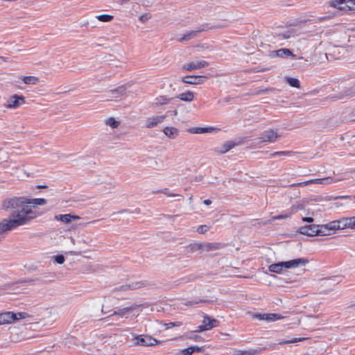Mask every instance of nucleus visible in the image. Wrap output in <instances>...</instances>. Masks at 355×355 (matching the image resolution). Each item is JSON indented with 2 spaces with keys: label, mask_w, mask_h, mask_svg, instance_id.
Wrapping results in <instances>:
<instances>
[{
  "label": "nucleus",
  "mask_w": 355,
  "mask_h": 355,
  "mask_svg": "<svg viewBox=\"0 0 355 355\" xmlns=\"http://www.w3.org/2000/svg\"><path fill=\"white\" fill-rule=\"evenodd\" d=\"M25 204L24 198L16 197L5 200L3 202L2 207L5 210H16L10 214L9 219H3L0 221V234L24 225L38 216L31 207Z\"/></svg>",
  "instance_id": "nucleus-1"
},
{
  "label": "nucleus",
  "mask_w": 355,
  "mask_h": 355,
  "mask_svg": "<svg viewBox=\"0 0 355 355\" xmlns=\"http://www.w3.org/2000/svg\"><path fill=\"white\" fill-rule=\"evenodd\" d=\"M309 260L304 258H298L288 261H282L269 266L268 270L271 272L280 273L283 268H295L300 266H305Z\"/></svg>",
  "instance_id": "nucleus-2"
},
{
  "label": "nucleus",
  "mask_w": 355,
  "mask_h": 355,
  "mask_svg": "<svg viewBox=\"0 0 355 355\" xmlns=\"http://www.w3.org/2000/svg\"><path fill=\"white\" fill-rule=\"evenodd\" d=\"M297 232L308 236H329L326 224L321 225H307L301 227Z\"/></svg>",
  "instance_id": "nucleus-3"
},
{
  "label": "nucleus",
  "mask_w": 355,
  "mask_h": 355,
  "mask_svg": "<svg viewBox=\"0 0 355 355\" xmlns=\"http://www.w3.org/2000/svg\"><path fill=\"white\" fill-rule=\"evenodd\" d=\"M280 137L281 135L278 133L277 130H275L273 129H268L263 131L261 134V135L257 138V143L259 144L275 143L277 141V139Z\"/></svg>",
  "instance_id": "nucleus-4"
},
{
  "label": "nucleus",
  "mask_w": 355,
  "mask_h": 355,
  "mask_svg": "<svg viewBox=\"0 0 355 355\" xmlns=\"http://www.w3.org/2000/svg\"><path fill=\"white\" fill-rule=\"evenodd\" d=\"M329 5L341 10H355V0H331Z\"/></svg>",
  "instance_id": "nucleus-5"
},
{
  "label": "nucleus",
  "mask_w": 355,
  "mask_h": 355,
  "mask_svg": "<svg viewBox=\"0 0 355 355\" xmlns=\"http://www.w3.org/2000/svg\"><path fill=\"white\" fill-rule=\"evenodd\" d=\"M329 235L333 234L337 230L348 228L347 218H343L338 220L331 221L326 224Z\"/></svg>",
  "instance_id": "nucleus-6"
},
{
  "label": "nucleus",
  "mask_w": 355,
  "mask_h": 355,
  "mask_svg": "<svg viewBox=\"0 0 355 355\" xmlns=\"http://www.w3.org/2000/svg\"><path fill=\"white\" fill-rule=\"evenodd\" d=\"M134 343L140 346H154L157 345V340L150 336L139 335L135 337Z\"/></svg>",
  "instance_id": "nucleus-7"
},
{
  "label": "nucleus",
  "mask_w": 355,
  "mask_h": 355,
  "mask_svg": "<svg viewBox=\"0 0 355 355\" xmlns=\"http://www.w3.org/2000/svg\"><path fill=\"white\" fill-rule=\"evenodd\" d=\"M338 180H334L331 177H327L324 178H315L311 179L308 181L302 182L299 183L300 186H306L310 184H330L334 182H337Z\"/></svg>",
  "instance_id": "nucleus-8"
},
{
  "label": "nucleus",
  "mask_w": 355,
  "mask_h": 355,
  "mask_svg": "<svg viewBox=\"0 0 355 355\" xmlns=\"http://www.w3.org/2000/svg\"><path fill=\"white\" fill-rule=\"evenodd\" d=\"M25 103L23 96L17 94L12 96L7 101L6 107L8 108H16Z\"/></svg>",
  "instance_id": "nucleus-9"
},
{
  "label": "nucleus",
  "mask_w": 355,
  "mask_h": 355,
  "mask_svg": "<svg viewBox=\"0 0 355 355\" xmlns=\"http://www.w3.org/2000/svg\"><path fill=\"white\" fill-rule=\"evenodd\" d=\"M207 79L203 76H187L182 78L183 83L190 85H199L204 83Z\"/></svg>",
  "instance_id": "nucleus-10"
},
{
  "label": "nucleus",
  "mask_w": 355,
  "mask_h": 355,
  "mask_svg": "<svg viewBox=\"0 0 355 355\" xmlns=\"http://www.w3.org/2000/svg\"><path fill=\"white\" fill-rule=\"evenodd\" d=\"M166 118V115L153 116L146 120V127L147 128H153L158 124L162 123Z\"/></svg>",
  "instance_id": "nucleus-11"
},
{
  "label": "nucleus",
  "mask_w": 355,
  "mask_h": 355,
  "mask_svg": "<svg viewBox=\"0 0 355 355\" xmlns=\"http://www.w3.org/2000/svg\"><path fill=\"white\" fill-rule=\"evenodd\" d=\"M208 62L205 60H197L190 63L185 64L184 69L188 71H191L194 69H198L208 66Z\"/></svg>",
  "instance_id": "nucleus-12"
},
{
  "label": "nucleus",
  "mask_w": 355,
  "mask_h": 355,
  "mask_svg": "<svg viewBox=\"0 0 355 355\" xmlns=\"http://www.w3.org/2000/svg\"><path fill=\"white\" fill-rule=\"evenodd\" d=\"M272 58H286V57H295V55L288 49H280L276 51H272L270 53Z\"/></svg>",
  "instance_id": "nucleus-13"
},
{
  "label": "nucleus",
  "mask_w": 355,
  "mask_h": 355,
  "mask_svg": "<svg viewBox=\"0 0 355 355\" xmlns=\"http://www.w3.org/2000/svg\"><path fill=\"white\" fill-rule=\"evenodd\" d=\"M300 206H292L289 210L285 211L281 214L275 216L272 218V220L286 219L291 217L297 210L300 209Z\"/></svg>",
  "instance_id": "nucleus-14"
},
{
  "label": "nucleus",
  "mask_w": 355,
  "mask_h": 355,
  "mask_svg": "<svg viewBox=\"0 0 355 355\" xmlns=\"http://www.w3.org/2000/svg\"><path fill=\"white\" fill-rule=\"evenodd\" d=\"M80 218V216L77 215H73L71 214H59L55 216V219L58 221H61L64 223H69L73 220H79Z\"/></svg>",
  "instance_id": "nucleus-15"
},
{
  "label": "nucleus",
  "mask_w": 355,
  "mask_h": 355,
  "mask_svg": "<svg viewBox=\"0 0 355 355\" xmlns=\"http://www.w3.org/2000/svg\"><path fill=\"white\" fill-rule=\"evenodd\" d=\"M135 306H129L123 309H118L117 311H114L112 315L108 316L107 318H110L114 315H119L121 318H127L128 315L135 309Z\"/></svg>",
  "instance_id": "nucleus-16"
},
{
  "label": "nucleus",
  "mask_w": 355,
  "mask_h": 355,
  "mask_svg": "<svg viewBox=\"0 0 355 355\" xmlns=\"http://www.w3.org/2000/svg\"><path fill=\"white\" fill-rule=\"evenodd\" d=\"M218 324V321L216 319H212L208 315H205L202 320V324L207 327V330H210L212 328L216 327Z\"/></svg>",
  "instance_id": "nucleus-17"
},
{
  "label": "nucleus",
  "mask_w": 355,
  "mask_h": 355,
  "mask_svg": "<svg viewBox=\"0 0 355 355\" xmlns=\"http://www.w3.org/2000/svg\"><path fill=\"white\" fill-rule=\"evenodd\" d=\"M13 312L7 311L0 313V319L3 324L13 323Z\"/></svg>",
  "instance_id": "nucleus-18"
},
{
  "label": "nucleus",
  "mask_w": 355,
  "mask_h": 355,
  "mask_svg": "<svg viewBox=\"0 0 355 355\" xmlns=\"http://www.w3.org/2000/svg\"><path fill=\"white\" fill-rule=\"evenodd\" d=\"M224 247V245L220 243H203V251L209 252L221 249Z\"/></svg>",
  "instance_id": "nucleus-19"
},
{
  "label": "nucleus",
  "mask_w": 355,
  "mask_h": 355,
  "mask_svg": "<svg viewBox=\"0 0 355 355\" xmlns=\"http://www.w3.org/2000/svg\"><path fill=\"white\" fill-rule=\"evenodd\" d=\"M216 128L213 127H195L190 129V132L193 134H203L207 132H211Z\"/></svg>",
  "instance_id": "nucleus-20"
},
{
  "label": "nucleus",
  "mask_w": 355,
  "mask_h": 355,
  "mask_svg": "<svg viewBox=\"0 0 355 355\" xmlns=\"http://www.w3.org/2000/svg\"><path fill=\"white\" fill-rule=\"evenodd\" d=\"M261 352V348L250 349L248 350H239L236 351L234 355H257Z\"/></svg>",
  "instance_id": "nucleus-21"
},
{
  "label": "nucleus",
  "mask_w": 355,
  "mask_h": 355,
  "mask_svg": "<svg viewBox=\"0 0 355 355\" xmlns=\"http://www.w3.org/2000/svg\"><path fill=\"white\" fill-rule=\"evenodd\" d=\"M177 98L182 101L191 102L194 98V94L192 92L188 91L179 94Z\"/></svg>",
  "instance_id": "nucleus-22"
},
{
  "label": "nucleus",
  "mask_w": 355,
  "mask_h": 355,
  "mask_svg": "<svg viewBox=\"0 0 355 355\" xmlns=\"http://www.w3.org/2000/svg\"><path fill=\"white\" fill-rule=\"evenodd\" d=\"M163 132L165 135L171 139H174L178 135V130L174 127H166Z\"/></svg>",
  "instance_id": "nucleus-23"
},
{
  "label": "nucleus",
  "mask_w": 355,
  "mask_h": 355,
  "mask_svg": "<svg viewBox=\"0 0 355 355\" xmlns=\"http://www.w3.org/2000/svg\"><path fill=\"white\" fill-rule=\"evenodd\" d=\"M173 98H167L164 96H159L155 99V104L157 106L163 105L169 103Z\"/></svg>",
  "instance_id": "nucleus-24"
},
{
  "label": "nucleus",
  "mask_w": 355,
  "mask_h": 355,
  "mask_svg": "<svg viewBox=\"0 0 355 355\" xmlns=\"http://www.w3.org/2000/svg\"><path fill=\"white\" fill-rule=\"evenodd\" d=\"M200 31H201V30L192 31L184 35L182 37L178 38V41L182 42L183 41L189 40L191 38L194 37L197 35V33Z\"/></svg>",
  "instance_id": "nucleus-25"
},
{
  "label": "nucleus",
  "mask_w": 355,
  "mask_h": 355,
  "mask_svg": "<svg viewBox=\"0 0 355 355\" xmlns=\"http://www.w3.org/2000/svg\"><path fill=\"white\" fill-rule=\"evenodd\" d=\"M144 285V283L138 282H136V283H134L132 284L123 286L121 287V289H122V290H128H128H135V289H137V288L142 287Z\"/></svg>",
  "instance_id": "nucleus-26"
},
{
  "label": "nucleus",
  "mask_w": 355,
  "mask_h": 355,
  "mask_svg": "<svg viewBox=\"0 0 355 355\" xmlns=\"http://www.w3.org/2000/svg\"><path fill=\"white\" fill-rule=\"evenodd\" d=\"M22 80L26 85H35L38 83L39 79L35 76H24Z\"/></svg>",
  "instance_id": "nucleus-27"
},
{
  "label": "nucleus",
  "mask_w": 355,
  "mask_h": 355,
  "mask_svg": "<svg viewBox=\"0 0 355 355\" xmlns=\"http://www.w3.org/2000/svg\"><path fill=\"white\" fill-rule=\"evenodd\" d=\"M286 83L291 87L295 88L300 87V83L297 78H286Z\"/></svg>",
  "instance_id": "nucleus-28"
},
{
  "label": "nucleus",
  "mask_w": 355,
  "mask_h": 355,
  "mask_svg": "<svg viewBox=\"0 0 355 355\" xmlns=\"http://www.w3.org/2000/svg\"><path fill=\"white\" fill-rule=\"evenodd\" d=\"M13 315L15 316L13 317V322L18 321L21 319H26L30 316L29 314L26 312L13 313Z\"/></svg>",
  "instance_id": "nucleus-29"
},
{
  "label": "nucleus",
  "mask_w": 355,
  "mask_h": 355,
  "mask_svg": "<svg viewBox=\"0 0 355 355\" xmlns=\"http://www.w3.org/2000/svg\"><path fill=\"white\" fill-rule=\"evenodd\" d=\"M304 338H294L291 340H286V339H282L279 340L278 344L279 345H286V344H291V343H295L300 341H302L304 340Z\"/></svg>",
  "instance_id": "nucleus-30"
},
{
  "label": "nucleus",
  "mask_w": 355,
  "mask_h": 355,
  "mask_svg": "<svg viewBox=\"0 0 355 355\" xmlns=\"http://www.w3.org/2000/svg\"><path fill=\"white\" fill-rule=\"evenodd\" d=\"M284 317L279 313H267V321L268 322H275L281 319H283Z\"/></svg>",
  "instance_id": "nucleus-31"
},
{
  "label": "nucleus",
  "mask_w": 355,
  "mask_h": 355,
  "mask_svg": "<svg viewBox=\"0 0 355 355\" xmlns=\"http://www.w3.org/2000/svg\"><path fill=\"white\" fill-rule=\"evenodd\" d=\"M26 204H33L37 205H44L46 204V200L44 198H34L26 202Z\"/></svg>",
  "instance_id": "nucleus-32"
},
{
  "label": "nucleus",
  "mask_w": 355,
  "mask_h": 355,
  "mask_svg": "<svg viewBox=\"0 0 355 355\" xmlns=\"http://www.w3.org/2000/svg\"><path fill=\"white\" fill-rule=\"evenodd\" d=\"M96 18L100 21H102V22H109V21H110L111 20L113 19L114 17L112 15H110L103 14V15H98L96 17Z\"/></svg>",
  "instance_id": "nucleus-33"
},
{
  "label": "nucleus",
  "mask_w": 355,
  "mask_h": 355,
  "mask_svg": "<svg viewBox=\"0 0 355 355\" xmlns=\"http://www.w3.org/2000/svg\"><path fill=\"white\" fill-rule=\"evenodd\" d=\"M293 153L292 151H277V152L270 153L269 157H275L281 156V155L290 156Z\"/></svg>",
  "instance_id": "nucleus-34"
},
{
  "label": "nucleus",
  "mask_w": 355,
  "mask_h": 355,
  "mask_svg": "<svg viewBox=\"0 0 355 355\" xmlns=\"http://www.w3.org/2000/svg\"><path fill=\"white\" fill-rule=\"evenodd\" d=\"M106 124L112 128H116L119 125V122L116 121L114 118L110 117L107 119Z\"/></svg>",
  "instance_id": "nucleus-35"
},
{
  "label": "nucleus",
  "mask_w": 355,
  "mask_h": 355,
  "mask_svg": "<svg viewBox=\"0 0 355 355\" xmlns=\"http://www.w3.org/2000/svg\"><path fill=\"white\" fill-rule=\"evenodd\" d=\"M235 144L233 141L227 142L223 146L222 153H225L231 150L233 147H234Z\"/></svg>",
  "instance_id": "nucleus-36"
},
{
  "label": "nucleus",
  "mask_w": 355,
  "mask_h": 355,
  "mask_svg": "<svg viewBox=\"0 0 355 355\" xmlns=\"http://www.w3.org/2000/svg\"><path fill=\"white\" fill-rule=\"evenodd\" d=\"M164 325L166 327V329H168L176 327H180L182 325V322L180 321L171 322L168 323H166Z\"/></svg>",
  "instance_id": "nucleus-37"
},
{
  "label": "nucleus",
  "mask_w": 355,
  "mask_h": 355,
  "mask_svg": "<svg viewBox=\"0 0 355 355\" xmlns=\"http://www.w3.org/2000/svg\"><path fill=\"white\" fill-rule=\"evenodd\" d=\"M345 95L350 97L355 95V84L345 91Z\"/></svg>",
  "instance_id": "nucleus-38"
},
{
  "label": "nucleus",
  "mask_w": 355,
  "mask_h": 355,
  "mask_svg": "<svg viewBox=\"0 0 355 355\" xmlns=\"http://www.w3.org/2000/svg\"><path fill=\"white\" fill-rule=\"evenodd\" d=\"M252 318L259 320L267 321V313H254L252 315Z\"/></svg>",
  "instance_id": "nucleus-39"
},
{
  "label": "nucleus",
  "mask_w": 355,
  "mask_h": 355,
  "mask_svg": "<svg viewBox=\"0 0 355 355\" xmlns=\"http://www.w3.org/2000/svg\"><path fill=\"white\" fill-rule=\"evenodd\" d=\"M348 228L355 230V216L347 218Z\"/></svg>",
  "instance_id": "nucleus-40"
},
{
  "label": "nucleus",
  "mask_w": 355,
  "mask_h": 355,
  "mask_svg": "<svg viewBox=\"0 0 355 355\" xmlns=\"http://www.w3.org/2000/svg\"><path fill=\"white\" fill-rule=\"evenodd\" d=\"M209 230V227L206 225H200L197 228V232L199 234H205Z\"/></svg>",
  "instance_id": "nucleus-41"
},
{
  "label": "nucleus",
  "mask_w": 355,
  "mask_h": 355,
  "mask_svg": "<svg viewBox=\"0 0 355 355\" xmlns=\"http://www.w3.org/2000/svg\"><path fill=\"white\" fill-rule=\"evenodd\" d=\"M54 261L58 264H62L64 262V257L62 254H59L53 257Z\"/></svg>",
  "instance_id": "nucleus-42"
},
{
  "label": "nucleus",
  "mask_w": 355,
  "mask_h": 355,
  "mask_svg": "<svg viewBox=\"0 0 355 355\" xmlns=\"http://www.w3.org/2000/svg\"><path fill=\"white\" fill-rule=\"evenodd\" d=\"M125 91V88L124 87H120L117 89L111 90L112 94H117L119 95H123Z\"/></svg>",
  "instance_id": "nucleus-43"
},
{
  "label": "nucleus",
  "mask_w": 355,
  "mask_h": 355,
  "mask_svg": "<svg viewBox=\"0 0 355 355\" xmlns=\"http://www.w3.org/2000/svg\"><path fill=\"white\" fill-rule=\"evenodd\" d=\"M191 246L193 251H203V243H194Z\"/></svg>",
  "instance_id": "nucleus-44"
},
{
  "label": "nucleus",
  "mask_w": 355,
  "mask_h": 355,
  "mask_svg": "<svg viewBox=\"0 0 355 355\" xmlns=\"http://www.w3.org/2000/svg\"><path fill=\"white\" fill-rule=\"evenodd\" d=\"M199 302H205V300H200L199 301L198 300H189L184 302V305L186 306H193L195 304H198Z\"/></svg>",
  "instance_id": "nucleus-45"
},
{
  "label": "nucleus",
  "mask_w": 355,
  "mask_h": 355,
  "mask_svg": "<svg viewBox=\"0 0 355 355\" xmlns=\"http://www.w3.org/2000/svg\"><path fill=\"white\" fill-rule=\"evenodd\" d=\"M190 351H191V354L195 353V352H200L202 350V347H198V346H196V345H194V346H191L189 347Z\"/></svg>",
  "instance_id": "nucleus-46"
},
{
  "label": "nucleus",
  "mask_w": 355,
  "mask_h": 355,
  "mask_svg": "<svg viewBox=\"0 0 355 355\" xmlns=\"http://www.w3.org/2000/svg\"><path fill=\"white\" fill-rule=\"evenodd\" d=\"M161 192L168 196H170V197H174V196H178V194L172 193L168 189H166V188L162 190Z\"/></svg>",
  "instance_id": "nucleus-47"
},
{
  "label": "nucleus",
  "mask_w": 355,
  "mask_h": 355,
  "mask_svg": "<svg viewBox=\"0 0 355 355\" xmlns=\"http://www.w3.org/2000/svg\"><path fill=\"white\" fill-rule=\"evenodd\" d=\"M279 37H280V39H288L291 37V33L287 31L282 33H279Z\"/></svg>",
  "instance_id": "nucleus-48"
},
{
  "label": "nucleus",
  "mask_w": 355,
  "mask_h": 355,
  "mask_svg": "<svg viewBox=\"0 0 355 355\" xmlns=\"http://www.w3.org/2000/svg\"><path fill=\"white\" fill-rule=\"evenodd\" d=\"M150 16L149 14L148 13H146L144 15H142L140 17H139V19L142 22H146V21H148L149 19H150Z\"/></svg>",
  "instance_id": "nucleus-49"
},
{
  "label": "nucleus",
  "mask_w": 355,
  "mask_h": 355,
  "mask_svg": "<svg viewBox=\"0 0 355 355\" xmlns=\"http://www.w3.org/2000/svg\"><path fill=\"white\" fill-rule=\"evenodd\" d=\"M205 331H207V327H205L202 324L197 327V329L195 331L196 332H202Z\"/></svg>",
  "instance_id": "nucleus-50"
},
{
  "label": "nucleus",
  "mask_w": 355,
  "mask_h": 355,
  "mask_svg": "<svg viewBox=\"0 0 355 355\" xmlns=\"http://www.w3.org/2000/svg\"><path fill=\"white\" fill-rule=\"evenodd\" d=\"M180 355H191L189 348L187 347L182 350Z\"/></svg>",
  "instance_id": "nucleus-51"
},
{
  "label": "nucleus",
  "mask_w": 355,
  "mask_h": 355,
  "mask_svg": "<svg viewBox=\"0 0 355 355\" xmlns=\"http://www.w3.org/2000/svg\"><path fill=\"white\" fill-rule=\"evenodd\" d=\"M302 220L303 222H306V223H313L314 220V219L311 217H303Z\"/></svg>",
  "instance_id": "nucleus-52"
},
{
  "label": "nucleus",
  "mask_w": 355,
  "mask_h": 355,
  "mask_svg": "<svg viewBox=\"0 0 355 355\" xmlns=\"http://www.w3.org/2000/svg\"><path fill=\"white\" fill-rule=\"evenodd\" d=\"M349 198L348 196H336L334 198V200H338V199H344V198Z\"/></svg>",
  "instance_id": "nucleus-53"
},
{
  "label": "nucleus",
  "mask_w": 355,
  "mask_h": 355,
  "mask_svg": "<svg viewBox=\"0 0 355 355\" xmlns=\"http://www.w3.org/2000/svg\"><path fill=\"white\" fill-rule=\"evenodd\" d=\"M203 203L206 205H209L211 204V200L209 199H206L203 201Z\"/></svg>",
  "instance_id": "nucleus-54"
},
{
  "label": "nucleus",
  "mask_w": 355,
  "mask_h": 355,
  "mask_svg": "<svg viewBox=\"0 0 355 355\" xmlns=\"http://www.w3.org/2000/svg\"><path fill=\"white\" fill-rule=\"evenodd\" d=\"M37 188L38 189H44V188H47V186L46 185H38Z\"/></svg>",
  "instance_id": "nucleus-55"
},
{
  "label": "nucleus",
  "mask_w": 355,
  "mask_h": 355,
  "mask_svg": "<svg viewBox=\"0 0 355 355\" xmlns=\"http://www.w3.org/2000/svg\"><path fill=\"white\" fill-rule=\"evenodd\" d=\"M173 114H174L175 116H177V114H178V111H177V110H174V111H173Z\"/></svg>",
  "instance_id": "nucleus-56"
},
{
  "label": "nucleus",
  "mask_w": 355,
  "mask_h": 355,
  "mask_svg": "<svg viewBox=\"0 0 355 355\" xmlns=\"http://www.w3.org/2000/svg\"><path fill=\"white\" fill-rule=\"evenodd\" d=\"M158 192H159V191H153L154 193H157Z\"/></svg>",
  "instance_id": "nucleus-57"
}]
</instances>
